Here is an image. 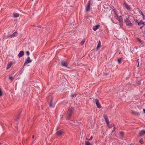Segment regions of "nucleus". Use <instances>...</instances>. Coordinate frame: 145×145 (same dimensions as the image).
I'll use <instances>...</instances> for the list:
<instances>
[{
    "label": "nucleus",
    "mask_w": 145,
    "mask_h": 145,
    "mask_svg": "<svg viewBox=\"0 0 145 145\" xmlns=\"http://www.w3.org/2000/svg\"><path fill=\"white\" fill-rule=\"evenodd\" d=\"M61 64L62 66L63 67H67V63L65 61H62L61 62Z\"/></svg>",
    "instance_id": "obj_15"
},
{
    "label": "nucleus",
    "mask_w": 145,
    "mask_h": 145,
    "mask_svg": "<svg viewBox=\"0 0 145 145\" xmlns=\"http://www.w3.org/2000/svg\"><path fill=\"white\" fill-rule=\"evenodd\" d=\"M117 19L120 22H122L123 21L122 17L121 16H117Z\"/></svg>",
    "instance_id": "obj_9"
},
{
    "label": "nucleus",
    "mask_w": 145,
    "mask_h": 145,
    "mask_svg": "<svg viewBox=\"0 0 145 145\" xmlns=\"http://www.w3.org/2000/svg\"><path fill=\"white\" fill-rule=\"evenodd\" d=\"M123 132H120V134H119L120 136L121 137H123Z\"/></svg>",
    "instance_id": "obj_24"
},
{
    "label": "nucleus",
    "mask_w": 145,
    "mask_h": 145,
    "mask_svg": "<svg viewBox=\"0 0 145 145\" xmlns=\"http://www.w3.org/2000/svg\"><path fill=\"white\" fill-rule=\"evenodd\" d=\"M139 41H140V40H139Z\"/></svg>",
    "instance_id": "obj_36"
},
{
    "label": "nucleus",
    "mask_w": 145,
    "mask_h": 145,
    "mask_svg": "<svg viewBox=\"0 0 145 145\" xmlns=\"http://www.w3.org/2000/svg\"><path fill=\"white\" fill-rule=\"evenodd\" d=\"M72 111H73V109L72 108H69V109L68 112V116H71V113L72 112Z\"/></svg>",
    "instance_id": "obj_11"
},
{
    "label": "nucleus",
    "mask_w": 145,
    "mask_h": 145,
    "mask_svg": "<svg viewBox=\"0 0 145 145\" xmlns=\"http://www.w3.org/2000/svg\"><path fill=\"white\" fill-rule=\"evenodd\" d=\"M140 13L142 16V18L143 20H145V16L144 15V14L141 11H140Z\"/></svg>",
    "instance_id": "obj_17"
},
{
    "label": "nucleus",
    "mask_w": 145,
    "mask_h": 145,
    "mask_svg": "<svg viewBox=\"0 0 145 145\" xmlns=\"http://www.w3.org/2000/svg\"><path fill=\"white\" fill-rule=\"evenodd\" d=\"M104 118L105 121H106L107 125H108V124L109 123V122L107 116L105 115L104 116Z\"/></svg>",
    "instance_id": "obj_7"
},
{
    "label": "nucleus",
    "mask_w": 145,
    "mask_h": 145,
    "mask_svg": "<svg viewBox=\"0 0 145 145\" xmlns=\"http://www.w3.org/2000/svg\"><path fill=\"white\" fill-rule=\"evenodd\" d=\"M141 24H144V23L143 22L142 20H141L140 22L138 23V25H140Z\"/></svg>",
    "instance_id": "obj_19"
},
{
    "label": "nucleus",
    "mask_w": 145,
    "mask_h": 145,
    "mask_svg": "<svg viewBox=\"0 0 145 145\" xmlns=\"http://www.w3.org/2000/svg\"><path fill=\"white\" fill-rule=\"evenodd\" d=\"M13 15L15 17H17L19 16V14L16 13H14L13 14Z\"/></svg>",
    "instance_id": "obj_18"
},
{
    "label": "nucleus",
    "mask_w": 145,
    "mask_h": 145,
    "mask_svg": "<svg viewBox=\"0 0 145 145\" xmlns=\"http://www.w3.org/2000/svg\"><path fill=\"white\" fill-rule=\"evenodd\" d=\"M123 5L126 9L128 10H130L131 8L130 6L126 2H124Z\"/></svg>",
    "instance_id": "obj_5"
},
{
    "label": "nucleus",
    "mask_w": 145,
    "mask_h": 145,
    "mask_svg": "<svg viewBox=\"0 0 145 145\" xmlns=\"http://www.w3.org/2000/svg\"><path fill=\"white\" fill-rule=\"evenodd\" d=\"M24 52L23 51H21L18 54V56L20 58L24 55Z\"/></svg>",
    "instance_id": "obj_10"
},
{
    "label": "nucleus",
    "mask_w": 145,
    "mask_h": 145,
    "mask_svg": "<svg viewBox=\"0 0 145 145\" xmlns=\"http://www.w3.org/2000/svg\"><path fill=\"white\" fill-rule=\"evenodd\" d=\"M63 133V132L61 131H59L56 132V134L58 136H61Z\"/></svg>",
    "instance_id": "obj_12"
},
{
    "label": "nucleus",
    "mask_w": 145,
    "mask_h": 145,
    "mask_svg": "<svg viewBox=\"0 0 145 145\" xmlns=\"http://www.w3.org/2000/svg\"><path fill=\"white\" fill-rule=\"evenodd\" d=\"M95 101L96 103L97 107L98 108H100L101 107V106L99 102V101L97 99H95Z\"/></svg>",
    "instance_id": "obj_4"
},
{
    "label": "nucleus",
    "mask_w": 145,
    "mask_h": 145,
    "mask_svg": "<svg viewBox=\"0 0 145 145\" xmlns=\"http://www.w3.org/2000/svg\"><path fill=\"white\" fill-rule=\"evenodd\" d=\"M90 9V3H88L86 7V10L87 11H89Z\"/></svg>",
    "instance_id": "obj_14"
},
{
    "label": "nucleus",
    "mask_w": 145,
    "mask_h": 145,
    "mask_svg": "<svg viewBox=\"0 0 145 145\" xmlns=\"http://www.w3.org/2000/svg\"><path fill=\"white\" fill-rule=\"evenodd\" d=\"M93 137H92V136H91V137H90V139H89V140H92V139H93Z\"/></svg>",
    "instance_id": "obj_29"
},
{
    "label": "nucleus",
    "mask_w": 145,
    "mask_h": 145,
    "mask_svg": "<svg viewBox=\"0 0 145 145\" xmlns=\"http://www.w3.org/2000/svg\"><path fill=\"white\" fill-rule=\"evenodd\" d=\"M18 33L16 32H15L13 34L10 35L7 37V38H10L13 37H16L18 35Z\"/></svg>",
    "instance_id": "obj_3"
},
{
    "label": "nucleus",
    "mask_w": 145,
    "mask_h": 145,
    "mask_svg": "<svg viewBox=\"0 0 145 145\" xmlns=\"http://www.w3.org/2000/svg\"><path fill=\"white\" fill-rule=\"evenodd\" d=\"M32 61V60L29 57H28L24 63V65L25 66L27 65L28 63L31 62Z\"/></svg>",
    "instance_id": "obj_2"
},
{
    "label": "nucleus",
    "mask_w": 145,
    "mask_h": 145,
    "mask_svg": "<svg viewBox=\"0 0 145 145\" xmlns=\"http://www.w3.org/2000/svg\"><path fill=\"white\" fill-rule=\"evenodd\" d=\"M1 144V143H0V145Z\"/></svg>",
    "instance_id": "obj_37"
},
{
    "label": "nucleus",
    "mask_w": 145,
    "mask_h": 145,
    "mask_svg": "<svg viewBox=\"0 0 145 145\" xmlns=\"http://www.w3.org/2000/svg\"><path fill=\"white\" fill-rule=\"evenodd\" d=\"M34 135H33V136H32V138H34Z\"/></svg>",
    "instance_id": "obj_34"
},
{
    "label": "nucleus",
    "mask_w": 145,
    "mask_h": 145,
    "mask_svg": "<svg viewBox=\"0 0 145 145\" xmlns=\"http://www.w3.org/2000/svg\"><path fill=\"white\" fill-rule=\"evenodd\" d=\"M26 54L27 55H29V51H27L26 52Z\"/></svg>",
    "instance_id": "obj_28"
},
{
    "label": "nucleus",
    "mask_w": 145,
    "mask_h": 145,
    "mask_svg": "<svg viewBox=\"0 0 145 145\" xmlns=\"http://www.w3.org/2000/svg\"><path fill=\"white\" fill-rule=\"evenodd\" d=\"M85 144L86 145H92V144L88 141H86L85 142Z\"/></svg>",
    "instance_id": "obj_21"
},
{
    "label": "nucleus",
    "mask_w": 145,
    "mask_h": 145,
    "mask_svg": "<svg viewBox=\"0 0 145 145\" xmlns=\"http://www.w3.org/2000/svg\"><path fill=\"white\" fill-rule=\"evenodd\" d=\"M85 40L84 39L82 40L81 41V42H80V44H81V45H83V44H84V42H85Z\"/></svg>",
    "instance_id": "obj_22"
},
{
    "label": "nucleus",
    "mask_w": 145,
    "mask_h": 145,
    "mask_svg": "<svg viewBox=\"0 0 145 145\" xmlns=\"http://www.w3.org/2000/svg\"><path fill=\"white\" fill-rule=\"evenodd\" d=\"M9 79L11 80H12L13 79V78L12 76H10L9 78Z\"/></svg>",
    "instance_id": "obj_26"
},
{
    "label": "nucleus",
    "mask_w": 145,
    "mask_h": 145,
    "mask_svg": "<svg viewBox=\"0 0 145 145\" xmlns=\"http://www.w3.org/2000/svg\"><path fill=\"white\" fill-rule=\"evenodd\" d=\"M86 139L87 140H89V139H88V138H86Z\"/></svg>",
    "instance_id": "obj_35"
},
{
    "label": "nucleus",
    "mask_w": 145,
    "mask_h": 145,
    "mask_svg": "<svg viewBox=\"0 0 145 145\" xmlns=\"http://www.w3.org/2000/svg\"><path fill=\"white\" fill-rule=\"evenodd\" d=\"M107 125L108 126V127L110 128H112V126H114V124H109V123L108 124V125Z\"/></svg>",
    "instance_id": "obj_20"
},
{
    "label": "nucleus",
    "mask_w": 145,
    "mask_h": 145,
    "mask_svg": "<svg viewBox=\"0 0 145 145\" xmlns=\"http://www.w3.org/2000/svg\"><path fill=\"white\" fill-rule=\"evenodd\" d=\"M143 27V26H142V27H140V29H142V28Z\"/></svg>",
    "instance_id": "obj_33"
},
{
    "label": "nucleus",
    "mask_w": 145,
    "mask_h": 145,
    "mask_svg": "<svg viewBox=\"0 0 145 145\" xmlns=\"http://www.w3.org/2000/svg\"><path fill=\"white\" fill-rule=\"evenodd\" d=\"M125 22L127 25L129 26H131L132 25V24L128 18H126L125 19Z\"/></svg>",
    "instance_id": "obj_1"
},
{
    "label": "nucleus",
    "mask_w": 145,
    "mask_h": 145,
    "mask_svg": "<svg viewBox=\"0 0 145 145\" xmlns=\"http://www.w3.org/2000/svg\"><path fill=\"white\" fill-rule=\"evenodd\" d=\"M115 129H116V127H115V126H114V129L112 130V132H114L115 131Z\"/></svg>",
    "instance_id": "obj_27"
},
{
    "label": "nucleus",
    "mask_w": 145,
    "mask_h": 145,
    "mask_svg": "<svg viewBox=\"0 0 145 145\" xmlns=\"http://www.w3.org/2000/svg\"><path fill=\"white\" fill-rule=\"evenodd\" d=\"M139 135L140 136H142L144 135H145V130H142L140 131Z\"/></svg>",
    "instance_id": "obj_8"
},
{
    "label": "nucleus",
    "mask_w": 145,
    "mask_h": 145,
    "mask_svg": "<svg viewBox=\"0 0 145 145\" xmlns=\"http://www.w3.org/2000/svg\"><path fill=\"white\" fill-rule=\"evenodd\" d=\"M99 27V25H97L93 26V30L94 31H96Z\"/></svg>",
    "instance_id": "obj_13"
},
{
    "label": "nucleus",
    "mask_w": 145,
    "mask_h": 145,
    "mask_svg": "<svg viewBox=\"0 0 145 145\" xmlns=\"http://www.w3.org/2000/svg\"><path fill=\"white\" fill-rule=\"evenodd\" d=\"M143 111L144 113L145 114V109H143Z\"/></svg>",
    "instance_id": "obj_31"
},
{
    "label": "nucleus",
    "mask_w": 145,
    "mask_h": 145,
    "mask_svg": "<svg viewBox=\"0 0 145 145\" xmlns=\"http://www.w3.org/2000/svg\"><path fill=\"white\" fill-rule=\"evenodd\" d=\"M2 95V91L1 89H0V96H1Z\"/></svg>",
    "instance_id": "obj_25"
},
{
    "label": "nucleus",
    "mask_w": 145,
    "mask_h": 145,
    "mask_svg": "<svg viewBox=\"0 0 145 145\" xmlns=\"http://www.w3.org/2000/svg\"><path fill=\"white\" fill-rule=\"evenodd\" d=\"M101 46V43L100 41H99L97 48V50L100 48Z\"/></svg>",
    "instance_id": "obj_16"
},
{
    "label": "nucleus",
    "mask_w": 145,
    "mask_h": 145,
    "mask_svg": "<svg viewBox=\"0 0 145 145\" xmlns=\"http://www.w3.org/2000/svg\"><path fill=\"white\" fill-rule=\"evenodd\" d=\"M140 142L142 144L143 143V142L142 140H140Z\"/></svg>",
    "instance_id": "obj_30"
},
{
    "label": "nucleus",
    "mask_w": 145,
    "mask_h": 145,
    "mask_svg": "<svg viewBox=\"0 0 145 145\" xmlns=\"http://www.w3.org/2000/svg\"><path fill=\"white\" fill-rule=\"evenodd\" d=\"M13 64V62H10L8 63L6 67V69L8 70L11 67L12 65Z\"/></svg>",
    "instance_id": "obj_6"
},
{
    "label": "nucleus",
    "mask_w": 145,
    "mask_h": 145,
    "mask_svg": "<svg viewBox=\"0 0 145 145\" xmlns=\"http://www.w3.org/2000/svg\"><path fill=\"white\" fill-rule=\"evenodd\" d=\"M122 58H120V59H118V61L119 63H120L121 61H122Z\"/></svg>",
    "instance_id": "obj_23"
},
{
    "label": "nucleus",
    "mask_w": 145,
    "mask_h": 145,
    "mask_svg": "<svg viewBox=\"0 0 145 145\" xmlns=\"http://www.w3.org/2000/svg\"><path fill=\"white\" fill-rule=\"evenodd\" d=\"M50 106H52V104L51 103H50Z\"/></svg>",
    "instance_id": "obj_32"
}]
</instances>
